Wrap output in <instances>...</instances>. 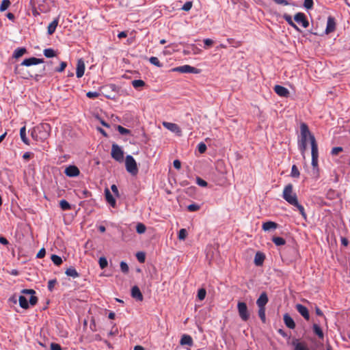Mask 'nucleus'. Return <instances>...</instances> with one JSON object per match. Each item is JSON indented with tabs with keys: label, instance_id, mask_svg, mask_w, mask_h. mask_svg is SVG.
Listing matches in <instances>:
<instances>
[{
	"label": "nucleus",
	"instance_id": "obj_27",
	"mask_svg": "<svg viewBox=\"0 0 350 350\" xmlns=\"http://www.w3.org/2000/svg\"><path fill=\"white\" fill-rule=\"evenodd\" d=\"M65 273L68 276L72 277V278H78L79 276V273L77 272L76 269L72 267H70L68 268L66 270Z\"/></svg>",
	"mask_w": 350,
	"mask_h": 350
},
{
	"label": "nucleus",
	"instance_id": "obj_20",
	"mask_svg": "<svg viewBox=\"0 0 350 350\" xmlns=\"http://www.w3.org/2000/svg\"><path fill=\"white\" fill-rule=\"evenodd\" d=\"M312 157H319L318 145L314 136L310 137Z\"/></svg>",
	"mask_w": 350,
	"mask_h": 350
},
{
	"label": "nucleus",
	"instance_id": "obj_13",
	"mask_svg": "<svg viewBox=\"0 0 350 350\" xmlns=\"http://www.w3.org/2000/svg\"><path fill=\"white\" fill-rule=\"evenodd\" d=\"M294 350H310L305 342H300L298 339L294 338L291 342Z\"/></svg>",
	"mask_w": 350,
	"mask_h": 350
},
{
	"label": "nucleus",
	"instance_id": "obj_41",
	"mask_svg": "<svg viewBox=\"0 0 350 350\" xmlns=\"http://www.w3.org/2000/svg\"><path fill=\"white\" fill-rule=\"evenodd\" d=\"M291 175L294 178H298L300 175L299 171L295 165L292 166Z\"/></svg>",
	"mask_w": 350,
	"mask_h": 350
},
{
	"label": "nucleus",
	"instance_id": "obj_21",
	"mask_svg": "<svg viewBox=\"0 0 350 350\" xmlns=\"http://www.w3.org/2000/svg\"><path fill=\"white\" fill-rule=\"evenodd\" d=\"M105 196L106 201L112 206L116 207V201L112 194L111 193L110 191L108 188H105Z\"/></svg>",
	"mask_w": 350,
	"mask_h": 350
},
{
	"label": "nucleus",
	"instance_id": "obj_36",
	"mask_svg": "<svg viewBox=\"0 0 350 350\" xmlns=\"http://www.w3.org/2000/svg\"><path fill=\"white\" fill-rule=\"evenodd\" d=\"M258 317L262 323L266 322V315H265V308L258 307Z\"/></svg>",
	"mask_w": 350,
	"mask_h": 350
},
{
	"label": "nucleus",
	"instance_id": "obj_47",
	"mask_svg": "<svg viewBox=\"0 0 350 350\" xmlns=\"http://www.w3.org/2000/svg\"><path fill=\"white\" fill-rule=\"evenodd\" d=\"M187 235V232L185 228H182L179 230L178 232V239L180 240H184Z\"/></svg>",
	"mask_w": 350,
	"mask_h": 350
},
{
	"label": "nucleus",
	"instance_id": "obj_42",
	"mask_svg": "<svg viewBox=\"0 0 350 350\" xmlns=\"http://www.w3.org/2000/svg\"><path fill=\"white\" fill-rule=\"evenodd\" d=\"M100 267L103 269L107 267L108 262L105 257H100L98 260Z\"/></svg>",
	"mask_w": 350,
	"mask_h": 350
},
{
	"label": "nucleus",
	"instance_id": "obj_9",
	"mask_svg": "<svg viewBox=\"0 0 350 350\" xmlns=\"http://www.w3.org/2000/svg\"><path fill=\"white\" fill-rule=\"evenodd\" d=\"M294 19L297 23L301 24L302 27L304 28H307L309 26V22L305 14L302 12L297 13L294 16Z\"/></svg>",
	"mask_w": 350,
	"mask_h": 350
},
{
	"label": "nucleus",
	"instance_id": "obj_54",
	"mask_svg": "<svg viewBox=\"0 0 350 350\" xmlns=\"http://www.w3.org/2000/svg\"><path fill=\"white\" fill-rule=\"evenodd\" d=\"M196 183L197 184L199 185V186H201V187H206L207 186V182L205 181L204 180L202 179L200 177H197L196 178Z\"/></svg>",
	"mask_w": 350,
	"mask_h": 350
},
{
	"label": "nucleus",
	"instance_id": "obj_43",
	"mask_svg": "<svg viewBox=\"0 0 350 350\" xmlns=\"http://www.w3.org/2000/svg\"><path fill=\"white\" fill-rule=\"evenodd\" d=\"M149 62L157 66V67H161L162 66V64L159 62V59L156 57H151L150 59H149Z\"/></svg>",
	"mask_w": 350,
	"mask_h": 350
},
{
	"label": "nucleus",
	"instance_id": "obj_56",
	"mask_svg": "<svg viewBox=\"0 0 350 350\" xmlns=\"http://www.w3.org/2000/svg\"><path fill=\"white\" fill-rule=\"evenodd\" d=\"M343 150L342 147H334L331 151L332 155H337L338 153Z\"/></svg>",
	"mask_w": 350,
	"mask_h": 350
},
{
	"label": "nucleus",
	"instance_id": "obj_59",
	"mask_svg": "<svg viewBox=\"0 0 350 350\" xmlns=\"http://www.w3.org/2000/svg\"><path fill=\"white\" fill-rule=\"evenodd\" d=\"M51 350H62L61 346L57 343L52 342L51 344Z\"/></svg>",
	"mask_w": 350,
	"mask_h": 350
},
{
	"label": "nucleus",
	"instance_id": "obj_15",
	"mask_svg": "<svg viewBox=\"0 0 350 350\" xmlns=\"http://www.w3.org/2000/svg\"><path fill=\"white\" fill-rule=\"evenodd\" d=\"M85 63L82 59L77 61L76 75L77 78H81L84 75L85 72Z\"/></svg>",
	"mask_w": 350,
	"mask_h": 350
},
{
	"label": "nucleus",
	"instance_id": "obj_52",
	"mask_svg": "<svg viewBox=\"0 0 350 350\" xmlns=\"http://www.w3.org/2000/svg\"><path fill=\"white\" fill-rule=\"evenodd\" d=\"M57 283L56 280H51L48 282V289L49 291H53L55 284Z\"/></svg>",
	"mask_w": 350,
	"mask_h": 350
},
{
	"label": "nucleus",
	"instance_id": "obj_5",
	"mask_svg": "<svg viewBox=\"0 0 350 350\" xmlns=\"http://www.w3.org/2000/svg\"><path fill=\"white\" fill-rule=\"evenodd\" d=\"M111 157L118 162H122L124 160V151L116 144H113L111 146Z\"/></svg>",
	"mask_w": 350,
	"mask_h": 350
},
{
	"label": "nucleus",
	"instance_id": "obj_53",
	"mask_svg": "<svg viewBox=\"0 0 350 350\" xmlns=\"http://www.w3.org/2000/svg\"><path fill=\"white\" fill-rule=\"evenodd\" d=\"M191 8H192V2L187 1L182 7V10L184 11H189Z\"/></svg>",
	"mask_w": 350,
	"mask_h": 350
},
{
	"label": "nucleus",
	"instance_id": "obj_7",
	"mask_svg": "<svg viewBox=\"0 0 350 350\" xmlns=\"http://www.w3.org/2000/svg\"><path fill=\"white\" fill-rule=\"evenodd\" d=\"M174 70L181 72V73H198L199 70L198 68L191 66L189 65H184L176 67Z\"/></svg>",
	"mask_w": 350,
	"mask_h": 350
},
{
	"label": "nucleus",
	"instance_id": "obj_31",
	"mask_svg": "<svg viewBox=\"0 0 350 350\" xmlns=\"http://www.w3.org/2000/svg\"><path fill=\"white\" fill-rule=\"evenodd\" d=\"M291 205L295 206L298 209L304 219H306L307 215L305 212L304 207L298 202V200H297V204H291Z\"/></svg>",
	"mask_w": 350,
	"mask_h": 350
},
{
	"label": "nucleus",
	"instance_id": "obj_62",
	"mask_svg": "<svg viewBox=\"0 0 350 350\" xmlns=\"http://www.w3.org/2000/svg\"><path fill=\"white\" fill-rule=\"evenodd\" d=\"M111 189L114 195L117 197H119L120 194L117 186L116 185H112Z\"/></svg>",
	"mask_w": 350,
	"mask_h": 350
},
{
	"label": "nucleus",
	"instance_id": "obj_40",
	"mask_svg": "<svg viewBox=\"0 0 350 350\" xmlns=\"http://www.w3.org/2000/svg\"><path fill=\"white\" fill-rule=\"evenodd\" d=\"M146 227L142 223H138L136 226V231L139 234H143L146 232Z\"/></svg>",
	"mask_w": 350,
	"mask_h": 350
},
{
	"label": "nucleus",
	"instance_id": "obj_22",
	"mask_svg": "<svg viewBox=\"0 0 350 350\" xmlns=\"http://www.w3.org/2000/svg\"><path fill=\"white\" fill-rule=\"evenodd\" d=\"M131 296L133 298L135 299L137 301H142L143 300V295L140 291V289L138 286H134L131 288Z\"/></svg>",
	"mask_w": 350,
	"mask_h": 350
},
{
	"label": "nucleus",
	"instance_id": "obj_14",
	"mask_svg": "<svg viewBox=\"0 0 350 350\" xmlns=\"http://www.w3.org/2000/svg\"><path fill=\"white\" fill-rule=\"evenodd\" d=\"M295 308L296 310L298 311V312L306 319V320H309L310 319V314H309V311L308 310V308L300 304H297L296 306H295Z\"/></svg>",
	"mask_w": 350,
	"mask_h": 350
},
{
	"label": "nucleus",
	"instance_id": "obj_17",
	"mask_svg": "<svg viewBox=\"0 0 350 350\" xmlns=\"http://www.w3.org/2000/svg\"><path fill=\"white\" fill-rule=\"evenodd\" d=\"M23 294L31 295L29 299V304L31 306H35L38 302V297L34 295L36 294V291L33 289H23L21 291Z\"/></svg>",
	"mask_w": 350,
	"mask_h": 350
},
{
	"label": "nucleus",
	"instance_id": "obj_24",
	"mask_svg": "<svg viewBox=\"0 0 350 350\" xmlns=\"http://www.w3.org/2000/svg\"><path fill=\"white\" fill-rule=\"evenodd\" d=\"M278 224L274 221H269L264 222L262 226V228L265 231H269L271 230H274L278 228Z\"/></svg>",
	"mask_w": 350,
	"mask_h": 350
},
{
	"label": "nucleus",
	"instance_id": "obj_33",
	"mask_svg": "<svg viewBox=\"0 0 350 350\" xmlns=\"http://www.w3.org/2000/svg\"><path fill=\"white\" fill-rule=\"evenodd\" d=\"M43 53L46 57L51 58L57 55L56 52L51 48L45 49Z\"/></svg>",
	"mask_w": 350,
	"mask_h": 350
},
{
	"label": "nucleus",
	"instance_id": "obj_2",
	"mask_svg": "<svg viewBox=\"0 0 350 350\" xmlns=\"http://www.w3.org/2000/svg\"><path fill=\"white\" fill-rule=\"evenodd\" d=\"M301 138L298 141V148L302 154H304L307 148V142L310 141L311 136H314L309 131L306 124L302 123L300 126Z\"/></svg>",
	"mask_w": 350,
	"mask_h": 350
},
{
	"label": "nucleus",
	"instance_id": "obj_23",
	"mask_svg": "<svg viewBox=\"0 0 350 350\" xmlns=\"http://www.w3.org/2000/svg\"><path fill=\"white\" fill-rule=\"evenodd\" d=\"M180 344L181 345L192 346L193 344V339L191 336L188 334H183L180 338Z\"/></svg>",
	"mask_w": 350,
	"mask_h": 350
},
{
	"label": "nucleus",
	"instance_id": "obj_12",
	"mask_svg": "<svg viewBox=\"0 0 350 350\" xmlns=\"http://www.w3.org/2000/svg\"><path fill=\"white\" fill-rule=\"evenodd\" d=\"M273 90L275 92L281 97L287 98L290 94V92L287 88L280 85H275Z\"/></svg>",
	"mask_w": 350,
	"mask_h": 350
},
{
	"label": "nucleus",
	"instance_id": "obj_44",
	"mask_svg": "<svg viewBox=\"0 0 350 350\" xmlns=\"http://www.w3.org/2000/svg\"><path fill=\"white\" fill-rule=\"evenodd\" d=\"M117 130L122 135H128L131 133V131L129 129H127L120 125L118 126Z\"/></svg>",
	"mask_w": 350,
	"mask_h": 350
},
{
	"label": "nucleus",
	"instance_id": "obj_48",
	"mask_svg": "<svg viewBox=\"0 0 350 350\" xmlns=\"http://www.w3.org/2000/svg\"><path fill=\"white\" fill-rule=\"evenodd\" d=\"M120 269L124 273H127L129 272V268L125 262L122 261L120 262Z\"/></svg>",
	"mask_w": 350,
	"mask_h": 350
},
{
	"label": "nucleus",
	"instance_id": "obj_30",
	"mask_svg": "<svg viewBox=\"0 0 350 350\" xmlns=\"http://www.w3.org/2000/svg\"><path fill=\"white\" fill-rule=\"evenodd\" d=\"M20 136L21 138V140L23 143H25L26 145H29V140L26 136V128L25 126H23L20 130Z\"/></svg>",
	"mask_w": 350,
	"mask_h": 350
},
{
	"label": "nucleus",
	"instance_id": "obj_55",
	"mask_svg": "<svg viewBox=\"0 0 350 350\" xmlns=\"http://www.w3.org/2000/svg\"><path fill=\"white\" fill-rule=\"evenodd\" d=\"M66 66H67L66 62H62L60 64V66L59 68H55V71L58 72H62L65 70Z\"/></svg>",
	"mask_w": 350,
	"mask_h": 350
},
{
	"label": "nucleus",
	"instance_id": "obj_39",
	"mask_svg": "<svg viewBox=\"0 0 350 350\" xmlns=\"http://www.w3.org/2000/svg\"><path fill=\"white\" fill-rule=\"evenodd\" d=\"M10 0H3L0 5V12L6 10L10 5Z\"/></svg>",
	"mask_w": 350,
	"mask_h": 350
},
{
	"label": "nucleus",
	"instance_id": "obj_25",
	"mask_svg": "<svg viewBox=\"0 0 350 350\" xmlns=\"http://www.w3.org/2000/svg\"><path fill=\"white\" fill-rule=\"evenodd\" d=\"M58 23L59 18H56L47 27V33L49 35H52L55 31Z\"/></svg>",
	"mask_w": 350,
	"mask_h": 350
},
{
	"label": "nucleus",
	"instance_id": "obj_4",
	"mask_svg": "<svg viewBox=\"0 0 350 350\" xmlns=\"http://www.w3.org/2000/svg\"><path fill=\"white\" fill-rule=\"evenodd\" d=\"M125 166L127 172L133 175H136L138 172L137 163L131 155H127L125 159Z\"/></svg>",
	"mask_w": 350,
	"mask_h": 350
},
{
	"label": "nucleus",
	"instance_id": "obj_1",
	"mask_svg": "<svg viewBox=\"0 0 350 350\" xmlns=\"http://www.w3.org/2000/svg\"><path fill=\"white\" fill-rule=\"evenodd\" d=\"M51 126L48 123H42L34 127L31 132V137L38 142H44L50 136Z\"/></svg>",
	"mask_w": 350,
	"mask_h": 350
},
{
	"label": "nucleus",
	"instance_id": "obj_38",
	"mask_svg": "<svg viewBox=\"0 0 350 350\" xmlns=\"http://www.w3.org/2000/svg\"><path fill=\"white\" fill-rule=\"evenodd\" d=\"M51 260L52 262L55 265H60L62 263V259L60 256H57V255H55V254H53L51 257Z\"/></svg>",
	"mask_w": 350,
	"mask_h": 350
},
{
	"label": "nucleus",
	"instance_id": "obj_8",
	"mask_svg": "<svg viewBox=\"0 0 350 350\" xmlns=\"http://www.w3.org/2000/svg\"><path fill=\"white\" fill-rule=\"evenodd\" d=\"M163 125L165 128L170 130V131L175 133L177 135L181 136L182 131L179 126L175 123L164 122Z\"/></svg>",
	"mask_w": 350,
	"mask_h": 350
},
{
	"label": "nucleus",
	"instance_id": "obj_16",
	"mask_svg": "<svg viewBox=\"0 0 350 350\" xmlns=\"http://www.w3.org/2000/svg\"><path fill=\"white\" fill-rule=\"evenodd\" d=\"M336 29V22L335 19L332 16H329L327 18V27L325 29V33L327 34H329L333 31H334Z\"/></svg>",
	"mask_w": 350,
	"mask_h": 350
},
{
	"label": "nucleus",
	"instance_id": "obj_51",
	"mask_svg": "<svg viewBox=\"0 0 350 350\" xmlns=\"http://www.w3.org/2000/svg\"><path fill=\"white\" fill-rule=\"evenodd\" d=\"M313 0H304V6L306 9H311L313 7Z\"/></svg>",
	"mask_w": 350,
	"mask_h": 350
},
{
	"label": "nucleus",
	"instance_id": "obj_35",
	"mask_svg": "<svg viewBox=\"0 0 350 350\" xmlns=\"http://www.w3.org/2000/svg\"><path fill=\"white\" fill-rule=\"evenodd\" d=\"M145 85H146L145 82L143 80H141V79H136V80H133L132 81V85L135 89H138L139 88H142V87L145 86Z\"/></svg>",
	"mask_w": 350,
	"mask_h": 350
},
{
	"label": "nucleus",
	"instance_id": "obj_11",
	"mask_svg": "<svg viewBox=\"0 0 350 350\" xmlns=\"http://www.w3.org/2000/svg\"><path fill=\"white\" fill-rule=\"evenodd\" d=\"M44 62L43 59H39L34 57L25 59L21 64V66H30L32 65H36Z\"/></svg>",
	"mask_w": 350,
	"mask_h": 350
},
{
	"label": "nucleus",
	"instance_id": "obj_60",
	"mask_svg": "<svg viewBox=\"0 0 350 350\" xmlns=\"http://www.w3.org/2000/svg\"><path fill=\"white\" fill-rule=\"evenodd\" d=\"M46 254V250L44 248H42L41 250H40V251L38 252L37 255H36V257L38 258H42L43 257H44Z\"/></svg>",
	"mask_w": 350,
	"mask_h": 350
},
{
	"label": "nucleus",
	"instance_id": "obj_32",
	"mask_svg": "<svg viewBox=\"0 0 350 350\" xmlns=\"http://www.w3.org/2000/svg\"><path fill=\"white\" fill-rule=\"evenodd\" d=\"M19 305L23 309L29 308V304L27 299L23 295L19 296L18 298Z\"/></svg>",
	"mask_w": 350,
	"mask_h": 350
},
{
	"label": "nucleus",
	"instance_id": "obj_57",
	"mask_svg": "<svg viewBox=\"0 0 350 350\" xmlns=\"http://www.w3.org/2000/svg\"><path fill=\"white\" fill-rule=\"evenodd\" d=\"M137 260L140 262H144L145 261V254L143 252H138L136 255Z\"/></svg>",
	"mask_w": 350,
	"mask_h": 350
},
{
	"label": "nucleus",
	"instance_id": "obj_19",
	"mask_svg": "<svg viewBox=\"0 0 350 350\" xmlns=\"http://www.w3.org/2000/svg\"><path fill=\"white\" fill-rule=\"evenodd\" d=\"M269 299L265 292L260 294V297L256 300L258 307L265 308L266 304L268 303Z\"/></svg>",
	"mask_w": 350,
	"mask_h": 350
},
{
	"label": "nucleus",
	"instance_id": "obj_3",
	"mask_svg": "<svg viewBox=\"0 0 350 350\" xmlns=\"http://www.w3.org/2000/svg\"><path fill=\"white\" fill-rule=\"evenodd\" d=\"M282 197L290 204H297V197L296 193L293 192V186L292 184L290 183L285 186Z\"/></svg>",
	"mask_w": 350,
	"mask_h": 350
},
{
	"label": "nucleus",
	"instance_id": "obj_64",
	"mask_svg": "<svg viewBox=\"0 0 350 350\" xmlns=\"http://www.w3.org/2000/svg\"><path fill=\"white\" fill-rule=\"evenodd\" d=\"M204 43L206 47H208L213 45V40L210 38H206L204 40Z\"/></svg>",
	"mask_w": 350,
	"mask_h": 350
},
{
	"label": "nucleus",
	"instance_id": "obj_34",
	"mask_svg": "<svg viewBox=\"0 0 350 350\" xmlns=\"http://www.w3.org/2000/svg\"><path fill=\"white\" fill-rule=\"evenodd\" d=\"M271 240L277 246L284 245L286 243L285 239L280 237H273Z\"/></svg>",
	"mask_w": 350,
	"mask_h": 350
},
{
	"label": "nucleus",
	"instance_id": "obj_45",
	"mask_svg": "<svg viewBox=\"0 0 350 350\" xmlns=\"http://www.w3.org/2000/svg\"><path fill=\"white\" fill-rule=\"evenodd\" d=\"M206 291L204 288H200L198 291V298L202 301L206 297Z\"/></svg>",
	"mask_w": 350,
	"mask_h": 350
},
{
	"label": "nucleus",
	"instance_id": "obj_18",
	"mask_svg": "<svg viewBox=\"0 0 350 350\" xmlns=\"http://www.w3.org/2000/svg\"><path fill=\"white\" fill-rule=\"evenodd\" d=\"M283 320L285 325L289 328V329H295L296 325L294 321V320L292 319V317L288 314L286 313L283 316Z\"/></svg>",
	"mask_w": 350,
	"mask_h": 350
},
{
	"label": "nucleus",
	"instance_id": "obj_6",
	"mask_svg": "<svg viewBox=\"0 0 350 350\" xmlns=\"http://www.w3.org/2000/svg\"><path fill=\"white\" fill-rule=\"evenodd\" d=\"M237 309L241 319L244 321H247L250 317V314L246 304L245 302H238Z\"/></svg>",
	"mask_w": 350,
	"mask_h": 350
},
{
	"label": "nucleus",
	"instance_id": "obj_10",
	"mask_svg": "<svg viewBox=\"0 0 350 350\" xmlns=\"http://www.w3.org/2000/svg\"><path fill=\"white\" fill-rule=\"evenodd\" d=\"M64 173L67 176L76 177L79 175L80 171L77 166L69 165L65 169Z\"/></svg>",
	"mask_w": 350,
	"mask_h": 350
},
{
	"label": "nucleus",
	"instance_id": "obj_50",
	"mask_svg": "<svg viewBox=\"0 0 350 350\" xmlns=\"http://www.w3.org/2000/svg\"><path fill=\"white\" fill-rule=\"evenodd\" d=\"M86 96L89 98H96L100 96V94L97 92H88Z\"/></svg>",
	"mask_w": 350,
	"mask_h": 350
},
{
	"label": "nucleus",
	"instance_id": "obj_29",
	"mask_svg": "<svg viewBox=\"0 0 350 350\" xmlns=\"http://www.w3.org/2000/svg\"><path fill=\"white\" fill-rule=\"evenodd\" d=\"M312 328L314 333L317 335L319 338L323 339L324 334L321 327L317 324H314Z\"/></svg>",
	"mask_w": 350,
	"mask_h": 350
},
{
	"label": "nucleus",
	"instance_id": "obj_49",
	"mask_svg": "<svg viewBox=\"0 0 350 350\" xmlns=\"http://www.w3.org/2000/svg\"><path fill=\"white\" fill-rule=\"evenodd\" d=\"M206 146L204 143L203 142H200L198 145V150L199 151L200 153H204L206 152Z\"/></svg>",
	"mask_w": 350,
	"mask_h": 350
},
{
	"label": "nucleus",
	"instance_id": "obj_26",
	"mask_svg": "<svg viewBox=\"0 0 350 350\" xmlns=\"http://www.w3.org/2000/svg\"><path fill=\"white\" fill-rule=\"evenodd\" d=\"M265 258V255L261 252H257L254 257V263L256 266H260L262 265Z\"/></svg>",
	"mask_w": 350,
	"mask_h": 350
},
{
	"label": "nucleus",
	"instance_id": "obj_61",
	"mask_svg": "<svg viewBox=\"0 0 350 350\" xmlns=\"http://www.w3.org/2000/svg\"><path fill=\"white\" fill-rule=\"evenodd\" d=\"M190 48L192 50L193 54H198L201 52V49L198 48L195 44H191Z\"/></svg>",
	"mask_w": 350,
	"mask_h": 350
},
{
	"label": "nucleus",
	"instance_id": "obj_58",
	"mask_svg": "<svg viewBox=\"0 0 350 350\" xmlns=\"http://www.w3.org/2000/svg\"><path fill=\"white\" fill-rule=\"evenodd\" d=\"M283 18L288 23V24L289 25H291L292 23H293L294 22L292 20V17L291 16H290L289 14H284L283 15Z\"/></svg>",
	"mask_w": 350,
	"mask_h": 350
},
{
	"label": "nucleus",
	"instance_id": "obj_63",
	"mask_svg": "<svg viewBox=\"0 0 350 350\" xmlns=\"http://www.w3.org/2000/svg\"><path fill=\"white\" fill-rule=\"evenodd\" d=\"M33 156V154L32 152H26L23 154V159L25 160H28L31 157H32Z\"/></svg>",
	"mask_w": 350,
	"mask_h": 350
},
{
	"label": "nucleus",
	"instance_id": "obj_37",
	"mask_svg": "<svg viewBox=\"0 0 350 350\" xmlns=\"http://www.w3.org/2000/svg\"><path fill=\"white\" fill-rule=\"evenodd\" d=\"M59 206L63 211H68L71 208L70 204L65 200L59 202Z\"/></svg>",
	"mask_w": 350,
	"mask_h": 350
},
{
	"label": "nucleus",
	"instance_id": "obj_46",
	"mask_svg": "<svg viewBox=\"0 0 350 350\" xmlns=\"http://www.w3.org/2000/svg\"><path fill=\"white\" fill-rule=\"evenodd\" d=\"M200 206L197 204H191L187 206V210L190 212H194L200 210Z\"/></svg>",
	"mask_w": 350,
	"mask_h": 350
},
{
	"label": "nucleus",
	"instance_id": "obj_28",
	"mask_svg": "<svg viewBox=\"0 0 350 350\" xmlns=\"http://www.w3.org/2000/svg\"><path fill=\"white\" fill-rule=\"evenodd\" d=\"M27 53V49L24 47L17 48L12 55L14 58L18 59L22 57L24 54Z\"/></svg>",
	"mask_w": 350,
	"mask_h": 350
}]
</instances>
